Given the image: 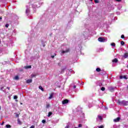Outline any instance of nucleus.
I'll return each mask as SVG.
<instances>
[{
  "instance_id": "obj_1",
  "label": "nucleus",
  "mask_w": 128,
  "mask_h": 128,
  "mask_svg": "<svg viewBox=\"0 0 128 128\" xmlns=\"http://www.w3.org/2000/svg\"><path fill=\"white\" fill-rule=\"evenodd\" d=\"M126 101L124 100H123L122 101H120V100H118V104L120 106H126Z\"/></svg>"
},
{
  "instance_id": "obj_2",
  "label": "nucleus",
  "mask_w": 128,
  "mask_h": 128,
  "mask_svg": "<svg viewBox=\"0 0 128 128\" xmlns=\"http://www.w3.org/2000/svg\"><path fill=\"white\" fill-rule=\"evenodd\" d=\"M98 42H106V39H104L102 37H100L98 38Z\"/></svg>"
},
{
  "instance_id": "obj_3",
  "label": "nucleus",
  "mask_w": 128,
  "mask_h": 128,
  "mask_svg": "<svg viewBox=\"0 0 128 128\" xmlns=\"http://www.w3.org/2000/svg\"><path fill=\"white\" fill-rule=\"evenodd\" d=\"M62 104H68V100L66 99L62 100Z\"/></svg>"
},
{
  "instance_id": "obj_4",
  "label": "nucleus",
  "mask_w": 128,
  "mask_h": 128,
  "mask_svg": "<svg viewBox=\"0 0 128 128\" xmlns=\"http://www.w3.org/2000/svg\"><path fill=\"white\" fill-rule=\"evenodd\" d=\"M108 90H110V92H114V88L110 86L108 88Z\"/></svg>"
},
{
  "instance_id": "obj_5",
  "label": "nucleus",
  "mask_w": 128,
  "mask_h": 128,
  "mask_svg": "<svg viewBox=\"0 0 128 128\" xmlns=\"http://www.w3.org/2000/svg\"><path fill=\"white\" fill-rule=\"evenodd\" d=\"M120 117H118L114 120V122H120Z\"/></svg>"
},
{
  "instance_id": "obj_6",
  "label": "nucleus",
  "mask_w": 128,
  "mask_h": 128,
  "mask_svg": "<svg viewBox=\"0 0 128 128\" xmlns=\"http://www.w3.org/2000/svg\"><path fill=\"white\" fill-rule=\"evenodd\" d=\"M120 80H122V78H124V80H128V77H126V76H120Z\"/></svg>"
},
{
  "instance_id": "obj_7",
  "label": "nucleus",
  "mask_w": 128,
  "mask_h": 128,
  "mask_svg": "<svg viewBox=\"0 0 128 128\" xmlns=\"http://www.w3.org/2000/svg\"><path fill=\"white\" fill-rule=\"evenodd\" d=\"M50 94V96L48 97V100H52V98L54 96V93L52 92Z\"/></svg>"
},
{
  "instance_id": "obj_8",
  "label": "nucleus",
  "mask_w": 128,
  "mask_h": 128,
  "mask_svg": "<svg viewBox=\"0 0 128 128\" xmlns=\"http://www.w3.org/2000/svg\"><path fill=\"white\" fill-rule=\"evenodd\" d=\"M66 52H70V49H67L66 50H62V54H66Z\"/></svg>"
},
{
  "instance_id": "obj_9",
  "label": "nucleus",
  "mask_w": 128,
  "mask_h": 128,
  "mask_svg": "<svg viewBox=\"0 0 128 128\" xmlns=\"http://www.w3.org/2000/svg\"><path fill=\"white\" fill-rule=\"evenodd\" d=\"M118 62V58H114L112 60V62H114V64H116V62Z\"/></svg>"
},
{
  "instance_id": "obj_10",
  "label": "nucleus",
  "mask_w": 128,
  "mask_h": 128,
  "mask_svg": "<svg viewBox=\"0 0 128 128\" xmlns=\"http://www.w3.org/2000/svg\"><path fill=\"white\" fill-rule=\"evenodd\" d=\"M32 82V79H29V80H28L26 81V82L27 84H30V82Z\"/></svg>"
},
{
  "instance_id": "obj_11",
  "label": "nucleus",
  "mask_w": 128,
  "mask_h": 128,
  "mask_svg": "<svg viewBox=\"0 0 128 128\" xmlns=\"http://www.w3.org/2000/svg\"><path fill=\"white\" fill-rule=\"evenodd\" d=\"M128 57V53H125L124 56H123V58H126Z\"/></svg>"
},
{
  "instance_id": "obj_12",
  "label": "nucleus",
  "mask_w": 128,
  "mask_h": 128,
  "mask_svg": "<svg viewBox=\"0 0 128 128\" xmlns=\"http://www.w3.org/2000/svg\"><path fill=\"white\" fill-rule=\"evenodd\" d=\"M30 9L26 10V13L27 14V16H28V14H30Z\"/></svg>"
},
{
  "instance_id": "obj_13",
  "label": "nucleus",
  "mask_w": 128,
  "mask_h": 128,
  "mask_svg": "<svg viewBox=\"0 0 128 128\" xmlns=\"http://www.w3.org/2000/svg\"><path fill=\"white\" fill-rule=\"evenodd\" d=\"M18 124H22V121L20 120V118H18L17 120Z\"/></svg>"
},
{
  "instance_id": "obj_14",
  "label": "nucleus",
  "mask_w": 128,
  "mask_h": 128,
  "mask_svg": "<svg viewBox=\"0 0 128 128\" xmlns=\"http://www.w3.org/2000/svg\"><path fill=\"white\" fill-rule=\"evenodd\" d=\"M96 72H102V70L100 69V68H97L96 69Z\"/></svg>"
},
{
  "instance_id": "obj_15",
  "label": "nucleus",
  "mask_w": 128,
  "mask_h": 128,
  "mask_svg": "<svg viewBox=\"0 0 128 128\" xmlns=\"http://www.w3.org/2000/svg\"><path fill=\"white\" fill-rule=\"evenodd\" d=\"M25 68H32V66H24Z\"/></svg>"
},
{
  "instance_id": "obj_16",
  "label": "nucleus",
  "mask_w": 128,
  "mask_h": 128,
  "mask_svg": "<svg viewBox=\"0 0 128 128\" xmlns=\"http://www.w3.org/2000/svg\"><path fill=\"white\" fill-rule=\"evenodd\" d=\"M52 112H50L48 113V117H50V116H52Z\"/></svg>"
},
{
  "instance_id": "obj_17",
  "label": "nucleus",
  "mask_w": 128,
  "mask_h": 128,
  "mask_svg": "<svg viewBox=\"0 0 128 128\" xmlns=\"http://www.w3.org/2000/svg\"><path fill=\"white\" fill-rule=\"evenodd\" d=\"M50 106V105L49 104H47L46 105V108H49Z\"/></svg>"
},
{
  "instance_id": "obj_18",
  "label": "nucleus",
  "mask_w": 128,
  "mask_h": 128,
  "mask_svg": "<svg viewBox=\"0 0 128 128\" xmlns=\"http://www.w3.org/2000/svg\"><path fill=\"white\" fill-rule=\"evenodd\" d=\"M6 128H11L12 126L10 125V124H6Z\"/></svg>"
},
{
  "instance_id": "obj_19",
  "label": "nucleus",
  "mask_w": 128,
  "mask_h": 128,
  "mask_svg": "<svg viewBox=\"0 0 128 128\" xmlns=\"http://www.w3.org/2000/svg\"><path fill=\"white\" fill-rule=\"evenodd\" d=\"M39 88H40V90H42V92H44V88H42V86H39Z\"/></svg>"
},
{
  "instance_id": "obj_20",
  "label": "nucleus",
  "mask_w": 128,
  "mask_h": 128,
  "mask_svg": "<svg viewBox=\"0 0 128 128\" xmlns=\"http://www.w3.org/2000/svg\"><path fill=\"white\" fill-rule=\"evenodd\" d=\"M19 78H18V76H15V77H14V80H18Z\"/></svg>"
},
{
  "instance_id": "obj_21",
  "label": "nucleus",
  "mask_w": 128,
  "mask_h": 128,
  "mask_svg": "<svg viewBox=\"0 0 128 128\" xmlns=\"http://www.w3.org/2000/svg\"><path fill=\"white\" fill-rule=\"evenodd\" d=\"M98 118H99L100 120H102V117L101 116H98Z\"/></svg>"
},
{
  "instance_id": "obj_22",
  "label": "nucleus",
  "mask_w": 128,
  "mask_h": 128,
  "mask_svg": "<svg viewBox=\"0 0 128 128\" xmlns=\"http://www.w3.org/2000/svg\"><path fill=\"white\" fill-rule=\"evenodd\" d=\"M111 46H116V44L114 42H112L111 44Z\"/></svg>"
},
{
  "instance_id": "obj_23",
  "label": "nucleus",
  "mask_w": 128,
  "mask_h": 128,
  "mask_svg": "<svg viewBox=\"0 0 128 128\" xmlns=\"http://www.w3.org/2000/svg\"><path fill=\"white\" fill-rule=\"evenodd\" d=\"M56 56V54H54V55L51 56V58H54V56Z\"/></svg>"
},
{
  "instance_id": "obj_24",
  "label": "nucleus",
  "mask_w": 128,
  "mask_h": 128,
  "mask_svg": "<svg viewBox=\"0 0 128 128\" xmlns=\"http://www.w3.org/2000/svg\"><path fill=\"white\" fill-rule=\"evenodd\" d=\"M120 44H121L122 46H124V42L121 41Z\"/></svg>"
},
{
  "instance_id": "obj_25",
  "label": "nucleus",
  "mask_w": 128,
  "mask_h": 128,
  "mask_svg": "<svg viewBox=\"0 0 128 128\" xmlns=\"http://www.w3.org/2000/svg\"><path fill=\"white\" fill-rule=\"evenodd\" d=\"M106 90V88H104V87H102L101 90L104 92V90Z\"/></svg>"
},
{
  "instance_id": "obj_26",
  "label": "nucleus",
  "mask_w": 128,
  "mask_h": 128,
  "mask_svg": "<svg viewBox=\"0 0 128 128\" xmlns=\"http://www.w3.org/2000/svg\"><path fill=\"white\" fill-rule=\"evenodd\" d=\"M17 98H18V96H14V100H17Z\"/></svg>"
},
{
  "instance_id": "obj_27",
  "label": "nucleus",
  "mask_w": 128,
  "mask_h": 128,
  "mask_svg": "<svg viewBox=\"0 0 128 128\" xmlns=\"http://www.w3.org/2000/svg\"><path fill=\"white\" fill-rule=\"evenodd\" d=\"M42 124H46V120H42Z\"/></svg>"
},
{
  "instance_id": "obj_28",
  "label": "nucleus",
  "mask_w": 128,
  "mask_h": 128,
  "mask_svg": "<svg viewBox=\"0 0 128 128\" xmlns=\"http://www.w3.org/2000/svg\"><path fill=\"white\" fill-rule=\"evenodd\" d=\"M104 128V125H102V126H98V128Z\"/></svg>"
},
{
  "instance_id": "obj_29",
  "label": "nucleus",
  "mask_w": 128,
  "mask_h": 128,
  "mask_svg": "<svg viewBox=\"0 0 128 128\" xmlns=\"http://www.w3.org/2000/svg\"><path fill=\"white\" fill-rule=\"evenodd\" d=\"M94 2L96 4H98L99 2L98 0H94Z\"/></svg>"
},
{
  "instance_id": "obj_30",
  "label": "nucleus",
  "mask_w": 128,
  "mask_h": 128,
  "mask_svg": "<svg viewBox=\"0 0 128 128\" xmlns=\"http://www.w3.org/2000/svg\"><path fill=\"white\" fill-rule=\"evenodd\" d=\"M121 38H124V35L122 34V35L121 36Z\"/></svg>"
},
{
  "instance_id": "obj_31",
  "label": "nucleus",
  "mask_w": 128,
  "mask_h": 128,
  "mask_svg": "<svg viewBox=\"0 0 128 128\" xmlns=\"http://www.w3.org/2000/svg\"><path fill=\"white\" fill-rule=\"evenodd\" d=\"M4 86H2L1 88H0V90H2V92H4Z\"/></svg>"
},
{
  "instance_id": "obj_32",
  "label": "nucleus",
  "mask_w": 128,
  "mask_h": 128,
  "mask_svg": "<svg viewBox=\"0 0 128 128\" xmlns=\"http://www.w3.org/2000/svg\"><path fill=\"white\" fill-rule=\"evenodd\" d=\"M82 124H79L78 128H82Z\"/></svg>"
},
{
  "instance_id": "obj_33",
  "label": "nucleus",
  "mask_w": 128,
  "mask_h": 128,
  "mask_svg": "<svg viewBox=\"0 0 128 128\" xmlns=\"http://www.w3.org/2000/svg\"><path fill=\"white\" fill-rule=\"evenodd\" d=\"M8 26H9V24H6L5 26H6V28H8Z\"/></svg>"
},
{
  "instance_id": "obj_34",
  "label": "nucleus",
  "mask_w": 128,
  "mask_h": 128,
  "mask_svg": "<svg viewBox=\"0 0 128 128\" xmlns=\"http://www.w3.org/2000/svg\"><path fill=\"white\" fill-rule=\"evenodd\" d=\"M125 106H128V101H126Z\"/></svg>"
},
{
  "instance_id": "obj_35",
  "label": "nucleus",
  "mask_w": 128,
  "mask_h": 128,
  "mask_svg": "<svg viewBox=\"0 0 128 128\" xmlns=\"http://www.w3.org/2000/svg\"><path fill=\"white\" fill-rule=\"evenodd\" d=\"M65 128H70V125L66 126Z\"/></svg>"
},
{
  "instance_id": "obj_36",
  "label": "nucleus",
  "mask_w": 128,
  "mask_h": 128,
  "mask_svg": "<svg viewBox=\"0 0 128 128\" xmlns=\"http://www.w3.org/2000/svg\"><path fill=\"white\" fill-rule=\"evenodd\" d=\"M16 118H18V116H20V114H16Z\"/></svg>"
},
{
  "instance_id": "obj_37",
  "label": "nucleus",
  "mask_w": 128,
  "mask_h": 128,
  "mask_svg": "<svg viewBox=\"0 0 128 128\" xmlns=\"http://www.w3.org/2000/svg\"><path fill=\"white\" fill-rule=\"evenodd\" d=\"M30 128H34V126L32 125V126L30 127Z\"/></svg>"
},
{
  "instance_id": "obj_38",
  "label": "nucleus",
  "mask_w": 128,
  "mask_h": 128,
  "mask_svg": "<svg viewBox=\"0 0 128 128\" xmlns=\"http://www.w3.org/2000/svg\"><path fill=\"white\" fill-rule=\"evenodd\" d=\"M116 2H122V0H116Z\"/></svg>"
},
{
  "instance_id": "obj_39",
  "label": "nucleus",
  "mask_w": 128,
  "mask_h": 128,
  "mask_svg": "<svg viewBox=\"0 0 128 128\" xmlns=\"http://www.w3.org/2000/svg\"><path fill=\"white\" fill-rule=\"evenodd\" d=\"M4 122H2V124H1V126H4Z\"/></svg>"
},
{
  "instance_id": "obj_40",
  "label": "nucleus",
  "mask_w": 128,
  "mask_h": 128,
  "mask_svg": "<svg viewBox=\"0 0 128 128\" xmlns=\"http://www.w3.org/2000/svg\"><path fill=\"white\" fill-rule=\"evenodd\" d=\"M76 88V85L74 86L73 88Z\"/></svg>"
},
{
  "instance_id": "obj_41",
  "label": "nucleus",
  "mask_w": 128,
  "mask_h": 128,
  "mask_svg": "<svg viewBox=\"0 0 128 128\" xmlns=\"http://www.w3.org/2000/svg\"><path fill=\"white\" fill-rule=\"evenodd\" d=\"M6 88H7L8 90H10V87H7Z\"/></svg>"
},
{
  "instance_id": "obj_42",
  "label": "nucleus",
  "mask_w": 128,
  "mask_h": 128,
  "mask_svg": "<svg viewBox=\"0 0 128 128\" xmlns=\"http://www.w3.org/2000/svg\"><path fill=\"white\" fill-rule=\"evenodd\" d=\"M0 20H2V17H0Z\"/></svg>"
},
{
  "instance_id": "obj_43",
  "label": "nucleus",
  "mask_w": 128,
  "mask_h": 128,
  "mask_svg": "<svg viewBox=\"0 0 128 128\" xmlns=\"http://www.w3.org/2000/svg\"><path fill=\"white\" fill-rule=\"evenodd\" d=\"M100 74H102V72H100Z\"/></svg>"
},
{
  "instance_id": "obj_44",
  "label": "nucleus",
  "mask_w": 128,
  "mask_h": 128,
  "mask_svg": "<svg viewBox=\"0 0 128 128\" xmlns=\"http://www.w3.org/2000/svg\"><path fill=\"white\" fill-rule=\"evenodd\" d=\"M0 44H2V41H0Z\"/></svg>"
},
{
  "instance_id": "obj_45",
  "label": "nucleus",
  "mask_w": 128,
  "mask_h": 128,
  "mask_svg": "<svg viewBox=\"0 0 128 128\" xmlns=\"http://www.w3.org/2000/svg\"><path fill=\"white\" fill-rule=\"evenodd\" d=\"M2 108L0 107V110Z\"/></svg>"
},
{
  "instance_id": "obj_46",
  "label": "nucleus",
  "mask_w": 128,
  "mask_h": 128,
  "mask_svg": "<svg viewBox=\"0 0 128 128\" xmlns=\"http://www.w3.org/2000/svg\"><path fill=\"white\" fill-rule=\"evenodd\" d=\"M62 70H64V69H62Z\"/></svg>"
},
{
  "instance_id": "obj_47",
  "label": "nucleus",
  "mask_w": 128,
  "mask_h": 128,
  "mask_svg": "<svg viewBox=\"0 0 128 128\" xmlns=\"http://www.w3.org/2000/svg\"><path fill=\"white\" fill-rule=\"evenodd\" d=\"M20 104H22V103H20Z\"/></svg>"
},
{
  "instance_id": "obj_48",
  "label": "nucleus",
  "mask_w": 128,
  "mask_h": 128,
  "mask_svg": "<svg viewBox=\"0 0 128 128\" xmlns=\"http://www.w3.org/2000/svg\"><path fill=\"white\" fill-rule=\"evenodd\" d=\"M74 128H78V127H74Z\"/></svg>"
},
{
  "instance_id": "obj_49",
  "label": "nucleus",
  "mask_w": 128,
  "mask_h": 128,
  "mask_svg": "<svg viewBox=\"0 0 128 128\" xmlns=\"http://www.w3.org/2000/svg\"><path fill=\"white\" fill-rule=\"evenodd\" d=\"M90 0V2H92V0Z\"/></svg>"
}]
</instances>
